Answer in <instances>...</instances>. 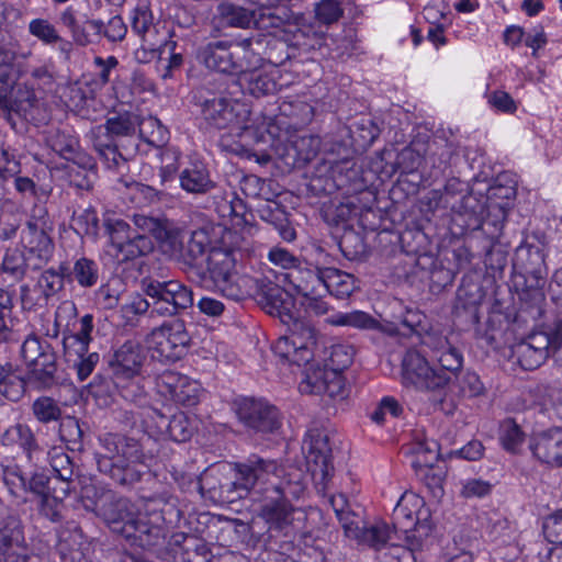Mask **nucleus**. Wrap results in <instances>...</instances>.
Masks as SVG:
<instances>
[{"label":"nucleus","mask_w":562,"mask_h":562,"mask_svg":"<svg viewBox=\"0 0 562 562\" xmlns=\"http://www.w3.org/2000/svg\"><path fill=\"white\" fill-rule=\"evenodd\" d=\"M78 483L80 490L72 508L81 506L86 512L102 517L114 532L138 542L143 548L159 546L165 539L164 525L180 519L179 510L167 505L159 508L157 501L142 504L134 513L127 498H115L110 491L98 488L92 479L79 476Z\"/></svg>","instance_id":"obj_1"},{"label":"nucleus","mask_w":562,"mask_h":562,"mask_svg":"<svg viewBox=\"0 0 562 562\" xmlns=\"http://www.w3.org/2000/svg\"><path fill=\"white\" fill-rule=\"evenodd\" d=\"M240 235L233 231H226L222 236V246H213L209 251V260L203 266L201 276L194 281L203 285H213L225 297L240 301L251 294L252 280L239 274L236 270L237 255L239 250L235 244Z\"/></svg>","instance_id":"obj_2"},{"label":"nucleus","mask_w":562,"mask_h":562,"mask_svg":"<svg viewBox=\"0 0 562 562\" xmlns=\"http://www.w3.org/2000/svg\"><path fill=\"white\" fill-rule=\"evenodd\" d=\"M292 467V464H279L277 460L254 453L244 461L234 463L235 480L231 484L222 485L221 490L227 487V492H237L239 498L247 496L251 491L274 492L276 483L285 481L288 470ZM210 480L207 475L199 480L200 494L210 498L222 497L223 491L217 493Z\"/></svg>","instance_id":"obj_3"},{"label":"nucleus","mask_w":562,"mask_h":562,"mask_svg":"<svg viewBox=\"0 0 562 562\" xmlns=\"http://www.w3.org/2000/svg\"><path fill=\"white\" fill-rule=\"evenodd\" d=\"M286 475L285 481L276 483L273 493L277 497L266 501L261 506L260 516L268 525L269 531L290 537L305 531L307 514L290 503V498H299L305 490L304 472L299 467H292Z\"/></svg>","instance_id":"obj_4"},{"label":"nucleus","mask_w":562,"mask_h":562,"mask_svg":"<svg viewBox=\"0 0 562 562\" xmlns=\"http://www.w3.org/2000/svg\"><path fill=\"white\" fill-rule=\"evenodd\" d=\"M142 290L150 301L134 294L121 306L123 316L128 321L149 308L151 314L170 317L193 305L192 290L179 280H143Z\"/></svg>","instance_id":"obj_5"},{"label":"nucleus","mask_w":562,"mask_h":562,"mask_svg":"<svg viewBox=\"0 0 562 562\" xmlns=\"http://www.w3.org/2000/svg\"><path fill=\"white\" fill-rule=\"evenodd\" d=\"M103 452L98 460L99 469L121 485H132L148 472L147 458L138 441L119 434L100 438Z\"/></svg>","instance_id":"obj_6"},{"label":"nucleus","mask_w":562,"mask_h":562,"mask_svg":"<svg viewBox=\"0 0 562 562\" xmlns=\"http://www.w3.org/2000/svg\"><path fill=\"white\" fill-rule=\"evenodd\" d=\"M139 115L131 112L109 117L103 136H98L93 146L109 169H119L138 150L137 124Z\"/></svg>","instance_id":"obj_7"},{"label":"nucleus","mask_w":562,"mask_h":562,"mask_svg":"<svg viewBox=\"0 0 562 562\" xmlns=\"http://www.w3.org/2000/svg\"><path fill=\"white\" fill-rule=\"evenodd\" d=\"M159 236L164 251L181 265V269L192 280L201 276L213 247L204 229L189 233L178 227L166 228L161 229Z\"/></svg>","instance_id":"obj_8"},{"label":"nucleus","mask_w":562,"mask_h":562,"mask_svg":"<svg viewBox=\"0 0 562 562\" xmlns=\"http://www.w3.org/2000/svg\"><path fill=\"white\" fill-rule=\"evenodd\" d=\"M193 98L209 128L232 131L248 128L250 110L247 104L228 99L224 92L215 91L209 85L196 89Z\"/></svg>","instance_id":"obj_9"},{"label":"nucleus","mask_w":562,"mask_h":562,"mask_svg":"<svg viewBox=\"0 0 562 562\" xmlns=\"http://www.w3.org/2000/svg\"><path fill=\"white\" fill-rule=\"evenodd\" d=\"M254 44L252 38L210 42L201 48L199 58L209 69L239 76L241 71L263 65V58L256 52ZM256 44L260 43L256 41Z\"/></svg>","instance_id":"obj_10"},{"label":"nucleus","mask_w":562,"mask_h":562,"mask_svg":"<svg viewBox=\"0 0 562 562\" xmlns=\"http://www.w3.org/2000/svg\"><path fill=\"white\" fill-rule=\"evenodd\" d=\"M93 63L99 70L97 78L87 74L72 82V114L90 121H95L103 112L102 104L95 99L94 93L110 81V74L117 67L119 60L115 56L105 59L95 56Z\"/></svg>","instance_id":"obj_11"},{"label":"nucleus","mask_w":562,"mask_h":562,"mask_svg":"<svg viewBox=\"0 0 562 562\" xmlns=\"http://www.w3.org/2000/svg\"><path fill=\"white\" fill-rule=\"evenodd\" d=\"M487 196L472 192L463 195L460 202L452 206V223L460 227V233L482 229L491 239L498 238L503 229L504 212L498 205L493 206L498 215L491 221L485 218L487 209Z\"/></svg>","instance_id":"obj_12"},{"label":"nucleus","mask_w":562,"mask_h":562,"mask_svg":"<svg viewBox=\"0 0 562 562\" xmlns=\"http://www.w3.org/2000/svg\"><path fill=\"white\" fill-rule=\"evenodd\" d=\"M451 376L432 368L426 357L416 349H409L402 360V383L415 391L437 396L446 394Z\"/></svg>","instance_id":"obj_13"},{"label":"nucleus","mask_w":562,"mask_h":562,"mask_svg":"<svg viewBox=\"0 0 562 562\" xmlns=\"http://www.w3.org/2000/svg\"><path fill=\"white\" fill-rule=\"evenodd\" d=\"M190 340L184 323L176 319L154 328L145 342L154 359L173 362L186 355Z\"/></svg>","instance_id":"obj_14"},{"label":"nucleus","mask_w":562,"mask_h":562,"mask_svg":"<svg viewBox=\"0 0 562 562\" xmlns=\"http://www.w3.org/2000/svg\"><path fill=\"white\" fill-rule=\"evenodd\" d=\"M104 225L111 240V252L119 261L134 260L154 248L149 236L135 234L124 220L108 218Z\"/></svg>","instance_id":"obj_15"},{"label":"nucleus","mask_w":562,"mask_h":562,"mask_svg":"<svg viewBox=\"0 0 562 562\" xmlns=\"http://www.w3.org/2000/svg\"><path fill=\"white\" fill-rule=\"evenodd\" d=\"M239 422L256 434H276L281 427L278 408L263 398L243 397L235 403Z\"/></svg>","instance_id":"obj_16"},{"label":"nucleus","mask_w":562,"mask_h":562,"mask_svg":"<svg viewBox=\"0 0 562 562\" xmlns=\"http://www.w3.org/2000/svg\"><path fill=\"white\" fill-rule=\"evenodd\" d=\"M67 270L68 268L65 265H60L59 270L48 269L44 271L33 286L23 284L20 288L23 310L36 311L46 306L48 299L64 288Z\"/></svg>","instance_id":"obj_17"},{"label":"nucleus","mask_w":562,"mask_h":562,"mask_svg":"<svg viewBox=\"0 0 562 562\" xmlns=\"http://www.w3.org/2000/svg\"><path fill=\"white\" fill-rule=\"evenodd\" d=\"M27 546L23 527L16 517L9 516L0 525V562H36Z\"/></svg>","instance_id":"obj_18"},{"label":"nucleus","mask_w":562,"mask_h":562,"mask_svg":"<svg viewBox=\"0 0 562 562\" xmlns=\"http://www.w3.org/2000/svg\"><path fill=\"white\" fill-rule=\"evenodd\" d=\"M157 387L161 394L169 396L183 406H194L203 393L201 384L176 371L166 370L157 378Z\"/></svg>","instance_id":"obj_19"},{"label":"nucleus","mask_w":562,"mask_h":562,"mask_svg":"<svg viewBox=\"0 0 562 562\" xmlns=\"http://www.w3.org/2000/svg\"><path fill=\"white\" fill-rule=\"evenodd\" d=\"M514 267L520 271L529 288H541L548 273L544 255L537 245L524 243L517 247Z\"/></svg>","instance_id":"obj_20"},{"label":"nucleus","mask_w":562,"mask_h":562,"mask_svg":"<svg viewBox=\"0 0 562 562\" xmlns=\"http://www.w3.org/2000/svg\"><path fill=\"white\" fill-rule=\"evenodd\" d=\"M528 447L539 462L554 468L562 467V427L535 431Z\"/></svg>","instance_id":"obj_21"},{"label":"nucleus","mask_w":562,"mask_h":562,"mask_svg":"<svg viewBox=\"0 0 562 562\" xmlns=\"http://www.w3.org/2000/svg\"><path fill=\"white\" fill-rule=\"evenodd\" d=\"M304 449L312 472L319 474L323 481L327 480L334 471L327 434L321 429H310L304 440Z\"/></svg>","instance_id":"obj_22"},{"label":"nucleus","mask_w":562,"mask_h":562,"mask_svg":"<svg viewBox=\"0 0 562 562\" xmlns=\"http://www.w3.org/2000/svg\"><path fill=\"white\" fill-rule=\"evenodd\" d=\"M550 344L549 333H532L515 346L513 353L524 370H536L550 356Z\"/></svg>","instance_id":"obj_23"},{"label":"nucleus","mask_w":562,"mask_h":562,"mask_svg":"<svg viewBox=\"0 0 562 562\" xmlns=\"http://www.w3.org/2000/svg\"><path fill=\"white\" fill-rule=\"evenodd\" d=\"M21 249L35 260L34 269H41L49 259L53 241L43 225L36 221L26 222L20 235Z\"/></svg>","instance_id":"obj_24"},{"label":"nucleus","mask_w":562,"mask_h":562,"mask_svg":"<svg viewBox=\"0 0 562 562\" xmlns=\"http://www.w3.org/2000/svg\"><path fill=\"white\" fill-rule=\"evenodd\" d=\"M145 360L139 342L127 340L116 349L110 360L114 378H138Z\"/></svg>","instance_id":"obj_25"},{"label":"nucleus","mask_w":562,"mask_h":562,"mask_svg":"<svg viewBox=\"0 0 562 562\" xmlns=\"http://www.w3.org/2000/svg\"><path fill=\"white\" fill-rule=\"evenodd\" d=\"M324 268L313 266L307 262L290 271L288 278L296 292L302 297L311 295H326L325 278H323Z\"/></svg>","instance_id":"obj_26"},{"label":"nucleus","mask_w":562,"mask_h":562,"mask_svg":"<svg viewBox=\"0 0 562 562\" xmlns=\"http://www.w3.org/2000/svg\"><path fill=\"white\" fill-rule=\"evenodd\" d=\"M423 344L432 351V357L438 361L442 370L456 374L462 368L463 355L457 347L450 344L446 336L429 333L424 337Z\"/></svg>","instance_id":"obj_27"},{"label":"nucleus","mask_w":562,"mask_h":562,"mask_svg":"<svg viewBox=\"0 0 562 562\" xmlns=\"http://www.w3.org/2000/svg\"><path fill=\"white\" fill-rule=\"evenodd\" d=\"M424 506V499L415 493H404L396 503L392 524L394 529L408 532L414 529L420 518V509Z\"/></svg>","instance_id":"obj_28"},{"label":"nucleus","mask_w":562,"mask_h":562,"mask_svg":"<svg viewBox=\"0 0 562 562\" xmlns=\"http://www.w3.org/2000/svg\"><path fill=\"white\" fill-rule=\"evenodd\" d=\"M262 304L271 315L280 317L283 324H290L295 314V303L292 295L278 285H269L262 294Z\"/></svg>","instance_id":"obj_29"},{"label":"nucleus","mask_w":562,"mask_h":562,"mask_svg":"<svg viewBox=\"0 0 562 562\" xmlns=\"http://www.w3.org/2000/svg\"><path fill=\"white\" fill-rule=\"evenodd\" d=\"M58 364L53 347L27 369L26 380L37 389H46L59 381Z\"/></svg>","instance_id":"obj_30"},{"label":"nucleus","mask_w":562,"mask_h":562,"mask_svg":"<svg viewBox=\"0 0 562 562\" xmlns=\"http://www.w3.org/2000/svg\"><path fill=\"white\" fill-rule=\"evenodd\" d=\"M34 266L35 260L27 256L24 250L19 247L8 248L0 263V274L5 276L11 281L20 282L31 270H36Z\"/></svg>","instance_id":"obj_31"},{"label":"nucleus","mask_w":562,"mask_h":562,"mask_svg":"<svg viewBox=\"0 0 562 562\" xmlns=\"http://www.w3.org/2000/svg\"><path fill=\"white\" fill-rule=\"evenodd\" d=\"M260 67H252L241 71L238 76V83L244 93H248L255 98H261L273 94L278 89L274 78L260 70Z\"/></svg>","instance_id":"obj_32"},{"label":"nucleus","mask_w":562,"mask_h":562,"mask_svg":"<svg viewBox=\"0 0 562 562\" xmlns=\"http://www.w3.org/2000/svg\"><path fill=\"white\" fill-rule=\"evenodd\" d=\"M288 326L289 335L299 347L301 357L299 360H307L308 362L314 357V348L317 344V331L307 322L299 319L295 315L293 321H290Z\"/></svg>","instance_id":"obj_33"},{"label":"nucleus","mask_w":562,"mask_h":562,"mask_svg":"<svg viewBox=\"0 0 562 562\" xmlns=\"http://www.w3.org/2000/svg\"><path fill=\"white\" fill-rule=\"evenodd\" d=\"M180 186L190 193H205L213 188L206 166L200 160H193L180 176Z\"/></svg>","instance_id":"obj_34"},{"label":"nucleus","mask_w":562,"mask_h":562,"mask_svg":"<svg viewBox=\"0 0 562 562\" xmlns=\"http://www.w3.org/2000/svg\"><path fill=\"white\" fill-rule=\"evenodd\" d=\"M175 546L179 548L182 562H210L212 554L207 544L194 536L177 533L173 537Z\"/></svg>","instance_id":"obj_35"},{"label":"nucleus","mask_w":562,"mask_h":562,"mask_svg":"<svg viewBox=\"0 0 562 562\" xmlns=\"http://www.w3.org/2000/svg\"><path fill=\"white\" fill-rule=\"evenodd\" d=\"M326 294L337 299H347L356 290L355 277L336 268H324Z\"/></svg>","instance_id":"obj_36"},{"label":"nucleus","mask_w":562,"mask_h":562,"mask_svg":"<svg viewBox=\"0 0 562 562\" xmlns=\"http://www.w3.org/2000/svg\"><path fill=\"white\" fill-rule=\"evenodd\" d=\"M29 32L31 35L42 41L46 45H58L61 54L68 59V42L64 40L56 27L46 19H34L29 23Z\"/></svg>","instance_id":"obj_37"},{"label":"nucleus","mask_w":562,"mask_h":562,"mask_svg":"<svg viewBox=\"0 0 562 562\" xmlns=\"http://www.w3.org/2000/svg\"><path fill=\"white\" fill-rule=\"evenodd\" d=\"M255 12L233 3H221L217 7L220 22L229 27H250L255 21Z\"/></svg>","instance_id":"obj_38"},{"label":"nucleus","mask_w":562,"mask_h":562,"mask_svg":"<svg viewBox=\"0 0 562 562\" xmlns=\"http://www.w3.org/2000/svg\"><path fill=\"white\" fill-rule=\"evenodd\" d=\"M138 140L142 139L146 144L154 147H162L168 140V132L161 125L160 121L154 116L140 117L137 124Z\"/></svg>","instance_id":"obj_39"},{"label":"nucleus","mask_w":562,"mask_h":562,"mask_svg":"<svg viewBox=\"0 0 562 562\" xmlns=\"http://www.w3.org/2000/svg\"><path fill=\"white\" fill-rule=\"evenodd\" d=\"M93 316L91 314L83 315L75 324H72V350L78 357L86 356L89 350V344L92 340Z\"/></svg>","instance_id":"obj_40"},{"label":"nucleus","mask_w":562,"mask_h":562,"mask_svg":"<svg viewBox=\"0 0 562 562\" xmlns=\"http://www.w3.org/2000/svg\"><path fill=\"white\" fill-rule=\"evenodd\" d=\"M26 378L22 379L12 371L11 364L0 368V393L9 401H19L25 391Z\"/></svg>","instance_id":"obj_41"},{"label":"nucleus","mask_w":562,"mask_h":562,"mask_svg":"<svg viewBox=\"0 0 562 562\" xmlns=\"http://www.w3.org/2000/svg\"><path fill=\"white\" fill-rule=\"evenodd\" d=\"M72 164H78V169L72 168V187L79 190H90L94 178L93 159L91 157L72 153Z\"/></svg>","instance_id":"obj_42"},{"label":"nucleus","mask_w":562,"mask_h":562,"mask_svg":"<svg viewBox=\"0 0 562 562\" xmlns=\"http://www.w3.org/2000/svg\"><path fill=\"white\" fill-rule=\"evenodd\" d=\"M525 432L514 419L507 418L502 422L499 441L506 451L517 453L525 441Z\"/></svg>","instance_id":"obj_43"},{"label":"nucleus","mask_w":562,"mask_h":562,"mask_svg":"<svg viewBox=\"0 0 562 562\" xmlns=\"http://www.w3.org/2000/svg\"><path fill=\"white\" fill-rule=\"evenodd\" d=\"M355 357V348L345 342L335 344L329 349L326 367L330 370L344 372L350 367Z\"/></svg>","instance_id":"obj_44"},{"label":"nucleus","mask_w":562,"mask_h":562,"mask_svg":"<svg viewBox=\"0 0 562 562\" xmlns=\"http://www.w3.org/2000/svg\"><path fill=\"white\" fill-rule=\"evenodd\" d=\"M281 115L292 119L291 125L295 128L308 124L314 115L313 108L302 101L283 102L280 106Z\"/></svg>","instance_id":"obj_45"},{"label":"nucleus","mask_w":562,"mask_h":562,"mask_svg":"<svg viewBox=\"0 0 562 562\" xmlns=\"http://www.w3.org/2000/svg\"><path fill=\"white\" fill-rule=\"evenodd\" d=\"M289 20L285 9L261 7L255 12L254 25L258 29H279Z\"/></svg>","instance_id":"obj_46"},{"label":"nucleus","mask_w":562,"mask_h":562,"mask_svg":"<svg viewBox=\"0 0 562 562\" xmlns=\"http://www.w3.org/2000/svg\"><path fill=\"white\" fill-rule=\"evenodd\" d=\"M329 371L330 369L326 366L324 368L307 369L304 379L299 385L300 392L306 394H323Z\"/></svg>","instance_id":"obj_47"},{"label":"nucleus","mask_w":562,"mask_h":562,"mask_svg":"<svg viewBox=\"0 0 562 562\" xmlns=\"http://www.w3.org/2000/svg\"><path fill=\"white\" fill-rule=\"evenodd\" d=\"M52 346L46 341L42 340L35 335H29L21 346V357L26 366V369L31 368L32 364H36V361L49 351Z\"/></svg>","instance_id":"obj_48"},{"label":"nucleus","mask_w":562,"mask_h":562,"mask_svg":"<svg viewBox=\"0 0 562 562\" xmlns=\"http://www.w3.org/2000/svg\"><path fill=\"white\" fill-rule=\"evenodd\" d=\"M391 533L390 527L384 522L375 524L370 527L364 526L358 541L368 543L376 550H381L382 548L386 549Z\"/></svg>","instance_id":"obj_49"},{"label":"nucleus","mask_w":562,"mask_h":562,"mask_svg":"<svg viewBox=\"0 0 562 562\" xmlns=\"http://www.w3.org/2000/svg\"><path fill=\"white\" fill-rule=\"evenodd\" d=\"M416 459L413 461V467L426 473L431 470L432 464L438 460L439 451L436 441L419 442L415 450Z\"/></svg>","instance_id":"obj_50"},{"label":"nucleus","mask_w":562,"mask_h":562,"mask_svg":"<svg viewBox=\"0 0 562 562\" xmlns=\"http://www.w3.org/2000/svg\"><path fill=\"white\" fill-rule=\"evenodd\" d=\"M114 383L125 401L142 404L146 398V391L138 378H114Z\"/></svg>","instance_id":"obj_51"},{"label":"nucleus","mask_w":562,"mask_h":562,"mask_svg":"<svg viewBox=\"0 0 562 562\" xmlns=\"http://www.w3.org/2000/svg\"><path fill=\"white\" fill-rule=\"evenodd\" d=\"M72 276L81 286H93L99 278L98 265L91 259L81 258L72 267Z\"/></svg>","instance_id":"obj_52"},{"label":"nucleus","mask_w":562,"mask_h":562,"mask_svg":"<svg viewBox=\"0 0 562 562\" xmlns=\"http://www.w3.org/2000/svg\"><path fill=\"white\" fill-rule=\"evenodd\" d=\"M272 350L279 358L296 366L308 363L307 360H299L301 352L290 335L279 337L273 344Z\"/></svg>","instance_id":"obj_53"},{"label":"nucleus","mask_w":562,"mask_h":562,"mask_svg":"<svg viewBox=\"0 0 562 562\" xmlns=\"http://www.w3.org/2000/svg\"><path fill=\"white\" fill-rule=\"evenodd\" d=\"M103 24L99 21H85L79 25L72 19V40L79 45L94 42L102 32Z\"/></svg>","instance_id":"obj_54"},{"label":"nucleus","mask_w":562,"mask_h":562,"mask_svg":"<svg viewBox=\"0 0 562 562\" xmlns=\"http://www.w3.org/2000/svg\"><path fill=\"white\" fill-rule=\"evenodd\" d=\"M456 385L464 397H475L482 394L484 386L480 376L472 371L456 374Z\"/></svg>","instance_id":"obj_55"},{"label":"nucleus","mask_w":562,"mask_h":562,"mask_svg":"<svg viewBox=\"0 0 562 562\" xmlns=\"http://www.w3.org/2000/svg\"><path fill=\"white\" fill-rule=\"evenodd\" d=\"M16 53L14 44L7 41L4 37L0 38V82L11 81V74Z\"/></svg>","instance_id":"obj_56"},{"label":"nucleus","mask_w":562,"mask_h":562,"mask_svg":"<svg viewBox=\"0 0 562 562\" xmlns=\"http://www.w3.org/2000/svg\"><path fill=\"white\" fill-rule=\"evenodd\" d=\"M344 10L337 0H322L316 4L315 15L319 23L330 25L338 22Z\"/></svg>","instance_id":"obj_57"},{"label":"nucleus","mask_w":562,"mask_h":562,"mask_svg":"<svg viewBox=\"0 0 562 562\" xmlns=\"http://www.w3.org/2000/svg\"><path fill=\"white\" fill-rule=\"evenodd\" d=\"M72 229L80 236L94 238L99 231V218L93 209L88 207L76 218V227Z\"/></svg>","instance_id":"obj_58"},{"label":"nucleus","mask_w":562,"mask_h":562,"mask_svg":"<svg viewBox=\"0 0 562 562\" xmlns=\"http://www.w3.org/2000/svg\"><path fill=\"white\" fill-rule=\"evenodd\" d=\"M65 499L66 496L47 493L41 499L43 513L53 521L60 520L64 516V513L67 510V504L65 503Z\"/></svg>","instance_id":"obj_59"},{"label":"nucleus","mask_w":562,"mask_h":562,"mask_svg":"<svg viewBox=\"0 0 562 562\" xmlns=\"http://www.w3.org/2000/svg\"><path fill=\"white\" fill-rule=\"evenodd\" d=\"M337 519L348 538L358 540L361 537L366 522L360 514L351 508L349 512L338 516Z\"/></svg>","instance_id":"obj_60"},{"label":"nucleus","mask_w":562,"mask_h":562,"mask_svg":"<svg viewBox=\"0 0 562 562\" xmlns=\"http://www.w3.org/2000/svg\"><path fill=\"white\" fill-rule=\"evenodd\" d=\"M268 260L277 267L288 269L291 271H293L294 269L299 268L302 265L300 258L294 256L288 249L279 246L272 247L269 250Z\"/></svg>","instance_id":"obj_61"},{"label":"nucleus","mask_w":562,"mask_h":562,"mask_svg":"<svg viewBox=\"0 0 562 562\" xmlns=\"http://www.w3.org/2000/svg\"><path fill=\"white\" fill-rule=\"evenodd\" d=\"M257 213L262 221L274 226L285 222V211L283 206L276 201H263L257 206Z\"/></svg>","instance_id":"obj_62"},{"label":"nucleus","mask_w":562,"mask_h":562,"mask_svg":"<svg viewBox=\"0 0 562 562\" xmlns=\"http://www.w3.org/2000/svg\"><path fill=\"white\" fill-rule=\"evenodd\" d=\"M33 413L40 422L47 423L60 417V408L50 397H41L33 403Z\"/></svg>","instance_id":"obj_63"},{"label":"nucleus","mask_w":562,"mask_h":562,"mask_svg":"<svg viewBox=\"0 0 562 562\" xmlns=\"http://www.w3.org/2000/svg\"><path fill=\"white\" fill-rule=\"evenodd\" d=\"M543 533L549 542L562 544V508L546 517Z\"/></svg>","instance_id":"obj_64"}]
</instances>
